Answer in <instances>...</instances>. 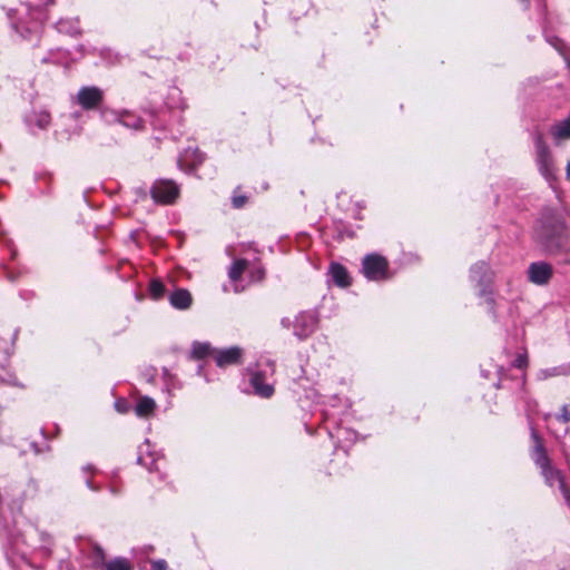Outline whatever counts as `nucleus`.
Returning <instances> with one entry per match:
<instances>
[{
  "instance_id": "f257e3e1",
  "label": "nucleus",
  "mask_w": 570,
  "mask_h": 570,
  "mask_svg": "<svg viewBox=\"0 0 570 570\" xmlns=\"http://www.w3.org/2000/svg\"><path fill=\"white\" fill-rule=\"evenodd\" d=\"M569 239L570 233L562 215L550 208L544 209L534 229V240L546 252L556 254Z\"/></svg>"
},
{
  "instance_id": "f03ea898",
  "label": "nucleus",
  "mask_w": 570,
  "mask_h": 570,
  "mask_svg": "<svg viewBox=\"0 0 570 570\" xmlns=\"http://www.w3.org/2000/svg\"><path fill=\"white\" fill-rule=\"evenodd\" d=\"M153 202L158 206H174L181 197V186L170 178H158L149 188Z\"/></svg>"
},
{
  "instance_id": "7ed1b4c3",
  "label": "nucleus",
  "mask_w": 570,
  "mask_h": 570,
  "mask_svg": "<svg viewBox=\"0 0 570 570\" xmlns=\"http://www.w3.org/2000/svg\"><path fill=\"white\" fill-rule=\"evenodd\" d=\"M361 272L371 282H384L391 278L387 258L377 253L363 257Z\"/></svg>"
},
{
  "instance_id": "20e7f679",
  "label": "nucleus",
  "mask_w": 570,
  "mask_h": 570,
  "mask_svg": "<svg viewBox=\"0 0 570 570\" xmlns=\"http://www.w3.org/2000/svg\"><path fill=\"white\" fill-rule=\"evenodd\" d=\"M535 159L540 174L549 181L556 179L557 167L542 132L534 136Z\"/></svg>"
},
{
  "instance_id": "39448f33",
  "label": "nucleus",
  "mask_w": 570,
  "mask_h": 570,
  "mask_svg": "<svg viewBox=\"0 0 570 570\" xmlns=\"http://www.w3.org/2000/svg\"><path fill=\"white\" fill-rule=\"evenodd\" d=\"M105 99L104 91L96 86L81 87L77 94V104L83 110H97Z\"/></svg>"
},
{
  "instance_id": "423d86ee",
  "label": "nucleus",
  "mask_w": 570,
  "mask_h": 570,
  "mask_svg": "<svg viewBox=\"0 0 570 570\" xmlns=\"http://www.w3.org/2000/svg\"><path fill=\"white\" fill-rule=\"evenodd\" d=\"M527 274L530 283L544 286L553 277V267L548 262H533L529 265Z\"/></svg>"
},
{
  "instance_id": "0eeeda50",
  "label": "nucleus",
  "mask_w": 570,
  "mask_h": 570,
  "mask_svg": "<svg viewBox=\"0 0 570 570\" xmlns=\"http://www.w3.org/2000/svg\"><path fill=\"white\" fill-rule=\"evenodd\" d=\"M268 373L263 370L250 372L249 384L254 390L255 395L262 399H271L275 393L273 384L267 382Z\"/></svg>"
},
{
  "instance_id": "6e6552de",
  "label": "nucleus",
  "mask_w": 570,
  "mask_h": 570,
  "mask_svg": "<svg viewBox=\"0 0 570 570\" xmlns=\"http://www.w3.org/2000/svg\"><path fill=\"white\" fill-rule=\"evenodd\" d=\"M530 430L531 440L533 443L530 452L531 459L539 469L546 468L547 465L551 464V459L548 455L544 441L533 426H531Z\"/></svg>"
},
{
  "instance_id": "1a4fd4ad",
  "label": "nucleus",
  "mask_w": 570,
  "mask_h": 570,
  "mask_svg": "<svg viewBox=\"0 0 570 570\" xmlns=\"http://www.w3.org/2000/svg\"><path fill=\"white\" fill-rule=\"evenodd\" d=\"M214 360L218 367L242 364L243 350L238 346H232L225 350H215Z\"/></svg>"
},
{
  "instance_id": "9d476101",
  "label": "nucleus",
  "mask_w": 570,
  "mask_h": 570,
  "mask_svg": "<svg viewBox=\"0 0 570 570\" xmlns=\"http://www.w3.org/2000/svg\"><path fill=\"white\" fill-rule=\"evenodd\" d=\"M328 273L333 283L341 288H347L352 285V277L347 268L337 262H332L328 267Z\"/></svg>"
},
{
  "instance_id": "9b49d317",
  "label": "nucleus",
  "mask_w": 570,
  "mask_h": 570,
  "mask_svg": "<svg viewBox=\"0 0 570 570\" xmlns=\"http://www.w3.org/2000/svg\"><path fill=\"white\" fill-rule=\"evenodd\" d=\"M169 303L176 309H188L193 304V296L186 288H177L169 295Z\"/></svg>"
},
{
  "instance_id": "f8f14e48",
  "label": "nucleus",
  "mask_w": 570,
  "mask_h": 570,
  "mask_svg": "<svg viewBox=\"0 0 570 570\" xmlns=\"http://www.w3.org/2000/svg\"><path fill=\"white\" fill-rule=\"evenodd\" d=\"M316 318L312 314H301L296 320V334L301 338L309 336L316 327Z\"/></svg>"
},
{
  "instance_id": "ddd939ff",
  "label": "nucleus",
  "mask_w": 570,
  "mask_h": 570,
  "mask_svg": "<svg viewBox=\"0 0 570 570\" xmlns=\"http://www.w3.org/2000/svg\"><path fill=\"white\" fill-rule=\"evenodd\" d=\"M215 348L209 343L195 342L191 346L189 358L193 361H200L208 356L214 357Z\"/></svg>"
},
{
  "instance_id": "4468645a",
  "label": "nucleus",
  "mask_w": 570,
  "mask_h": 570,
  "mask_svg": "<svg viewBox=\"0 0 570 570\" xmlns=\"http://www.w3.org/2000/svg\"><path fill=\"white\" fill-rule=\"evenodd\" d=\"M249 262L245 258L235 259L229 269L228 277L232 282L237 283L242 279L243 274L248 269Z\"/></svg>"
},
{
  "instance_id": "2eb2a0df",
  "label": "nucleus",
  "mask_w": 570,
  "mask_h": 570,
  "mask_svg": "<svg viewBox=\"0 0 570 570\" xmlns=\"http://www.w3.org/2000/svg\"><path fill=\"white\" fill-rule=\"evenodd\" d=\"M156 410L155 401L149 396H142L138 400L135 412L139 417H149Z\"/></svg>"
},
{
  "instance_id": "dca6fc26",
  "label": "nucleus",
  "mask_w": 570,
  "mask_h": 570,
  "mask_svg": "<svg viewBox=\"0 0 570 570\" xmlns=\"http://www.w3.org/2000/svg\"><path fill=\"white\" fill-rule=\"evenodd\" d=\"M550 134L556 140L570 139V117L553 125L550 128Z\"/></svg>"
},
{
  "instance_id": "f3484780",
  "label": "nucleus",
  "mask_w": 570,
  "mask_h": 570,
  "mask_svg": "<svg viewBox=\"0 0 570 570\" xmlns=\"http://www.w3.org/2000/svg\"><path fill=\"white\" fill-rule=\"evenodd\" d=\"M540 471L541 475L543 476L546 483L549 487H553L554 483L559 484L561 481L564 480V476L561 473V471L552 466V463L547 465L546 468L540 469Z\"/></svg>"
},
{
  "instance_id": "a211bd4d",
  "label": "nucleus",
  "mask_w": 570,
  "mask_h": 570,
  "mask_svg": "<svg viewBox=\"0 0 570 570\" xmlns=\"http://www.w3.org/2000/svg\"><path fill=\"white\" fill-rule=\"evenodd\" d=\"M149 296L154 301H159L166 293L165 284L159 278H153L148 286Z\"/></svg>"
},
{
  "instance_id": "6ab92c4d",
  "label": "nucleus",
  "mask_w": 570,
  "mask_h": 570,
  "mask_svg": "<svg viewBox=\"0 0 570 570\" xmlns=\"http://www.w3.org/2000/svg\"><path fill=\"white\" fill-rule=\"evenodd\" d=\"M33 116H35L33 122L38 128L45 130L50 126L51 115L48 111H46V110L36 111L33 114Z\"/></svg>"
},
{
  "instance_id": "aec40b11",
  "label": "nucleus",
  "mask_w": 570,
  "mask_h": 570,
  "mask_svg": "<svg viewBox=\"0 0 570 570\" xmlns=\"http://www.w3.org/2000/svg\"><path fill=\"white\" fill-rule=\"evenodd\" d=\"M105 570H132V566L127 559L117 558L106 562Z\"/></svg>"
},
{
  "instance_id": "412c9836",
  "label": "nucleus",
  "mask_w": 570,
  "mask_h": 570,
  "mask_svg": "<svg viewBox=\"0 0 570 570\" xmlns=\"http://www.w3.org/2000/svg\"><path fill=\"white\" fill-rule=\"evenodd\" d=\"M266 277V271L263 266H254L249 269V279L253 283H261Z\"/></svg>"
},
{
  "instance_id": "4be33fe9",
  "label": "nucleus",
  "mask_w": 570,
  "mask_h": 570,
  "mask_svg": "<svg viewBox=\"0 0 570 570\" xmlns=\"http://www.w3.org/2000/svg\"><path fill=\"white\" fill-rule=\"evenodd\" d=\"M529 365V357L528 353L524 352L522 354H519L515 360L512 363V366L519 370H525Z\"/></svg>"
},
{
  "instance_id": "5701e85b",
  "label": "nucleus",
  "mask_w": 570,
  "mask_h": 570,
  "mask_svg": "<svg viewBox=\"0 0 570 570\" xmlns=\"http://www.w3.org/2000/svg\"><path fill=\"white\" fill-rule=\"evenodd\" d=\"M248 203V197L245 195H237L236 193L232 197V205L235 209L243 208Z\"/></svg>"
},
{
  "instance_id": "b1692460",
  "label": "nucleus",
  "mask_w": 570,
  "mask_h": 570,
  "mask_svg": "<svg viewBox=\"0 0 570 570\" xmlns=\"http://www.w3.org/2000/svg\"><path fill=\"white\" fill-rule=\"evenodd\" d=\"M557 419L561 422H570V405H563Z\"/></svg>"
},
{
  "instance_id": "393cba45",
  "label": "nucleus",
  "mask_w": 570,
  "mask_h": 570,
  "mask_svg": "<svg viewBox=\"0 0 570 570\" xmlns=\"http://www.w3.org/2000/svg\"><path fill=\"white\" fill-rule=\"evenodd\" d=\"M559 489H560L566 502L570 507V488L567 485L566 480H563L559 483Z\"/></svg>"
},
{
  "instance_id": "a878e982",
  "label": "nucleus",
  "mask_w": 570,
  "mask_h": 570,
  "mask_svg": "<svg viewBox=\"0 0 570 570\" xmlns=\"http://www.w3.org/2000/svg\"><path fill=\"white\" fill-rule=\"evenodd\" d=\"M151 570H167V563L165 560L151 561Z\"/></svg>"
},
{
  "instance_id": "bb28decb",
  "label": "nucleus",
  "mask_w": 570,
  "mask_h": 570,
  "mask_svg": "<svg viewBox=\"0 0 570 570\" xmlns=\"http://www.w3.org/2000/svg\"><path fill=\"white\" fill-rule=\"evenodd\" d=\"M566 170H567V178L570 180V160L567 164Z\"/></svg>"
},
{
  "instance_id": "cd10ccee",
  "label": "nucleus",
  "mask_w": 570,
  "mask_h": 570,
  "mask_svg": "<svg viewBox=\"0 0 570 570\" xmlns=\"http://www.w3.org/2000/svg\"><path fill=\"white\" fill-rule=\"evenodd\" d=\"M274 373H275V367H274V365H273V364H271V372H269V375H274Z\"/></svg>"
}]
</instances>
